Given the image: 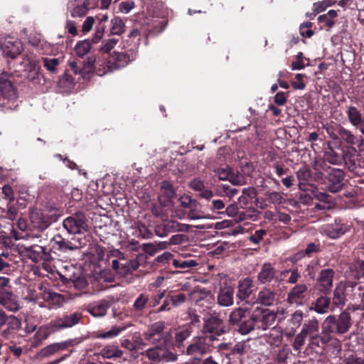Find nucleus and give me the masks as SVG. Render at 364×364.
I'll return each mask as SVG.
<instances>
[{"instance_id": "nucleus-52", "label": "nucleus", "mask_w": 364, "mask_h": 364, "mask_svg": "<svg viewBox=\"0 0 364 364\" xmlns=\"http://www.w3.org/2000/svg\"><path fill=\"white\" fill-rule=\"evenodd\" d=\"M75 52L79 57H84L91 49V43L88 40L78 42L75 46Z\"/></svg>"}, {"instance_id": "nucleus-24", "label": "nucleus", "mask_w": 364, "mask_h": 364, "mask_svg": "<svg viewBox=\"0 0 364 364\" xmlns=\"http://www.w3.org/2000/svg\"><path fill=\"white\" fill-rule=\"evenodd\" d=\"M275 275L276 270L274 267L271 263L266 262L262 264L260 271L257 274V279L260 284H265L270 283Z\"/></svg>"}, {"instance_id": "nucleus-43", "label": "nucleus", "mask_w": 364, "mask_h": 364, "mask_svg": "<svg viewBox=\"0 0 364 364\" xmlns=\"http://www.w3.org/2000/svg\"><path fill=\"white\" fill-rule=\"evenodd\" d=\"M339 323L338 326L342 328L344 333L348 332L352 326V321L350 312L344 310L339 316L336 318Z\"/></svg>"}, {"instance_id": "nucleus-34", "label": "nucleus", "mask_w": 364, "mask_h": 364, "mask_svg": "<svg viewBox=\"0 0 364 364\" xmlns=\"http://www.w3.org/2000/svg\"><path fill=\"white\" fill-rule=\"evenodd\" d=\"M319 329L318 320L316 318L313 317L305 321L301 331L309 338L315 334H317V333L319 332Z\"/></svg>"}, {"instance_id": "nucleus-13", "label": "nucleus", "mask_w": 364, "mask_h": 364, "mask_svg": "<svg viewBox=\"0 0 364 364\" xmlns=\"http://www.w3.org/2000/svg\"><path fill=\"white\" fill-rule=\"evenodd\" d=\"M323 157L328 162V164L334 166L341 165L343 161H345L346 164H349L348 168L350 170L354 169L355 163L353 160L348 158V153L343 152V155L341 156L335 151L329 143L328 144V148L323 151Z\"/></svg>"}, {"instance_id": "nucleus-64", "label": "nucleus", "mask_w": 364, "mask_h": 364, "mask_svg": "<svg viewBox=\"0 0 364 364\" xmlns=\"http://www.w3.org/2000/svg\"><path fill=\"white\" fill-rule=\"evenodd\" d=\"M345 364H364V357L356 353H351L344 359Z\"/></svg>"}, {"instance_id": "nucleus-44", "label": "nucleus", "mask_w": 364, "mask_h": 364, "mask_svg": "<svg viewBox=\"0 0 364 364\" xmlns=\"http://www.w3.org/2000/svg\"><path fill=\"white\" fill-rule=\"evenodd\" d=\"M149 301V296L140 294L134 302L132 310L136 314H141Z\"/></svg>"}, {"instance_id": "nucleus-60", "label": "nucleus", "mask_w": 364, "mask_h": 364, "mask_svg": "<svg viewBox=\"0 0 364 364\" xmlns=\"http://www.w3.org/2000/svg\"><path fill=\"white\" fill-rule=\"evenodd\" d=\"M265 196H267L269 200L274 205L282 204L285 200L283 194L280 192L268 191L265 193Z\"/></svg>"}, {"instance_id": "nucleus-19", "label": "nucleus", "mask_w": 364, "mask_h": 364, "mask_svg": "<svg viewBox=\"0 0 364 364\" xmlns=\"http://www.w3.org/2000/svg\"><path fill=\"white\" fill-rule=\"evenodd\" d=\"M277 301V293L269 287H262L258 292L256 303L264 306H273Z\"/></svg>"}, {"instance_id": "nucleus-7", "label": "nucleus", "mask_w": 364, "mask_h": 364, "mask_svg": "<svg viewBox=\"0 0 364 364\" xmlns=\"http://www.w3.org/2000/svg\"><path fill=\"white\" fill-rule=\"evenodd\" d=\"M6 325V328L1 332V336L5 338H10L15 332L21 328V321L14 315H7L0 308V326Z\"/></svg>"}, {"instance_id": "nucleus-55", "label": "nucleus", "mask_w": 364, "mask_h": 364, "mask_svg": "<svg viewBox=\"0 0 364 364\" xmlns=\"http://www.w3.org/2000/svg\"><path fill=\"white\" fill-rule=\"evenodd\" d=\"M161 188L162 191V196H165L168 200H171L175 198L176 192L173 186L168 181H163Z\"/></svg>"}, {"instance_id": "nucleus-11", "label": "nucleus", "mask_w": 364, "mask_h": 364, "mask_svg": "<svg viewBox=\"0 0 364 364\" xmlns=\"http://www.w3.org/2000/svg\"><path fill=\"white\" fill-rule=\"evenodd\" d=\"M225 333L223 321L217 316H210L204 321L202 334L207 336H212L215 341L216 337L221 336Z\"/></svg>"}, {"instance_id": "nucleus-33", "label": "nucleus", "mask_w": 364, "mask_h": 364, "mask_svg": "<svg viewBox=\"0 0 364 364\" xmlns=\"http://www.w3.org/2000/svg\"><path fill=\"white\" fill-rule=\"evenodd\" d=\"M328 294H321L313 304L312 309L319 314H324L328 312L331 304V299Z\"/></svg>"}, {"instance_id": "nucleus-46", "label": "nucleus", "mask_w": 364, "mask_h": 364, "mask_svg": "<svg viewBox=\"0 0 364 364\" xmlns=\"http://www.w3.org/2000/svg\"><path fill=\"white\" fill-rule=\"evenodd\" d=\"M40 69V66L36 63L30 62L26 75L28 80L33 83H37L38 82Z\"/></svg>"}, {"instance_id": "nucleus-14", "label": "nucleus", "mask_w": 364, "mask_h": 364, "mask_svg": "<svg viewBox=\"0 0 364 364\" xmlns=\"http://www.w3.org/2000/svg\"><path fill=\"white\" fill-rule=\"evenodd\" d=\"M82 318V314L74 312L66 314L52 321L50 325L53 331H59L63 328H71L77 325Z\"/></svg>"}, {"instance_id": "nucleus-17", "label": "nucleus", "mask_w": 364, "mask_h": 364, "mask_svg": "<svg viewBox=\"0 0 364 364\" xmlns=\"http://www.w3.org/2000/svg\"><path fill=\"white\" fill-rule=\"evenodd\" d=\"M30 218L33 228L39 231L45 230L54 221L53 216L38 212H33Z\"/></svg>"}, {"instance_id": "nucleus-50", "label": "nucleus", "mask_w": 364, "mask_h": 364, "mask_svg": "<svg viewBox=\"0 0 364 364\" xmlns=\"http://www.w3.org/2000/svg\"><path fill=\"white\" fill-rule=\"evenodd\" d=\"M346 303V296L343 290L336 287L333 291V304L338 308H342Z\"/></svg>"}, {"instance_id": "nucleus-54", "label": "nucleus", "mask_w": 364, "mask_h": 364, "mask_svg": "<svg viewBox=\"0 0 364 364\" xmlns=\"http://www.w3.org/2000/svg\"><path fill=\"white\" fill-rule=\"evenodd\" d=\"M173 265L176 268L190 269L198 265L195 259L185 260L183 259H175L173 260Z\"/></svg>"}, {"instance_id": "nucleus-37", "label": "nucleus", "mask_w": 364, "mask_h": 364, "mask_svg": "<svg viewBox=\"0 0 364 364\" xmlns=\"http://www.w3.org/2000/svg\"><path fill=\"white\" fill-rule=\"evenodd\" d=\"M24 251L33 262H38L41 255L47 254L46 247L37 245L24 247Z\"/></svg>"}, {"instance_id": "nucleus-47", "label": "nucleus", "mask_w": 364, "mask_h": 364, "mask_svg": "<svg viewBox=\"0 0 364 364\" xmlns=\"http://www.w3.org/2000/svg\"><path fill=\"white\" fill-rule=\"evenodd\" d=\"M64 278L68 282H72L74 287L78 289H82L87 285V282L84 277L81 275H77L75 273L70 275H68Z\"/></svg>"}, {"instance_id": "nucleus-9", "label": "nucleus", "mask_w": 364, "mask_h": 364, "mask_svg": "<svg viewBox=\"0 0 364 364\" xmlns=\"http://www.w3.org/2000/svg\"><path fill=\"white\" fill-rule=\"evenodd\" d=\"M337 133L341 141L347 144L353 151H356L353 147L354 145L357 146L360 151H364V138L363 136H357L352 131L341 125L338 126Z\"/></svg>"}, {"instance_id": "nucleus-1", "label": "nucleus", "mask_w": 364, "mask_h": 364, "mask_svg": "<svg viewBox=\"0 0 364 364\" xmlns=\"http://www.w3.org/2000/svg\"><path fill=\"white\" fill-rule=\"evenodd\" d=\"M214 337L202 334L195 336L191 343L187 346L186 351L183 350L182 353L191 356L203 355L214 350Z\"/></svg>"}, {"instance_id": "nucleus-41", "label": "nucleus", "mask_w": 364, "mask_h": 364, "mask_svg": "<svg viewBox=\"0 0 364 364\" xmlns=\"http://www.w3.org/2000/svg\"><path fill=\"white\" fill-rule=\"evenodd\" d=\"M257 329L255 320L252 318V314L247 319H243V321L238 326V332L242 335L249 334L250 332Z\"/></svg>"}, {"instance_id": "nucleus-56", "label": "nucleus", "mask_w": 364, "mask_h": 364, "mask_svg": "<svg viewBox=\"0 0 364 364\" xmlns=\"http://www.w3.org/2000/svg\"><path fill=\"white\" fill-rule=\"evenodd\" d=\"M124 329V328L114 326H112V328L110 330H109L106 332L98 333L97 335H96L95 337L97 338H102V339L112 338H114V337H116L117 336H118Z\"/></svg>"}, {"instance_id": "nucleus-20", "label": "nucleus", "mask_w": 364, "mask_h": 364, "mask_svg": "<svg viewBox=\"0 0 364 364\" xmlns=\"http://www.w3.org/2000/svg\"><path fill=\"white\" fill-rule=\"evenodd\" d=\"M331 340V336H328L321 330V333L318 332L317 334L309 338L308 346L314 351L323 350L330 343Z\"/></svg>"}, {"instance_id": "nucleus-63", "label": "nucleus", "mask_w": 364, "mask_h": 364, "mask_svg": "<svg viewBox=\"0 0 364 364\" xmlns=\"http://www.w3.org/2000/svg\"><path fill=\"white\" fill-rule=\"evenodd\" d=\"M117 43L118 39L114 38L104 40L100 46V51L108 53L115 47Z\"/></svg>"}, {"instance_id": "nucleus-31", "label": "nucleus", "mask_w": 364, "mask_h": 364, "mask_svg": "<svg viewBox=\"0 0 364 364\" xmlns=\"http://www.w3.org/2000/svg\"><path fill=\"white\" fill-rule=\"evenodd\" d=\"M0 304L12 312H16L20 309L16 297L11 292H6L1 296Z\"/></svg>"}, {"instance_id": "nucleus-48", "label": "nucleus", "mask_w": 364, "mask_h": 364, "mask_svg": "<svg viewBox=\"0 0 364 364\" xmlns=\"http://www.w3.org/2000/svg\"><path fill=\"white\" fill-rule=\"evenodd\" d=\"M112 26L110 33L112 35H121L125 31V24L119 17H114L111 20Z\"/></svg>"}, {"instance_id": "nucleus-10", "label": "nucleus", "mask_w": 364, "mask_h": 364, "mask_svg": "<svg viewBox=\"0 0 364 364\" xmlns=\"http://www.w3.org/2000/svg\"><path fill=\"white\" fill-rule=\"evenodd\" d=\"M335 271L327 268L321 269L317 278V289L321 294H329L333 288Z\"/></svg>"}, {"instance_id": "nucleus-57", "label": "nucleus", "mask_w": 364, "mask_h": 364, "mask_svg": "<svg viewBox=\"0 0 364 364\" xmlns=\"http://www.w3.org/2000/svg\"><path fill=\"white\" fill-rule=\"evenodd\" d=\"M303 319V311L301 310H296L291 315L289 323L293 328H298L301 325Z\"/></svg>"}, {"instance_id": "nucleus-45", "label": "nucleus", "mask_w": 364, "mask_h": 364, "mask_svg": "<svg viewBox=\"0 0 364 364\" xmlns=\"http://www.w3.org/2000/svg\"><path fill=\"white\" fill-rule=\"evenodd\" d=\"M335 316L329 315L323 321L321 324V330L328 336L336 334L335 330Z\"/></svg>"}, {"instance_id": "nucleus-27", "label": "nucleus", "mask_w": 364, "mask_h": 364, "mask_svg": "<svg viewBox=\"0 0 364 364\" xmlns=\"http://www.w3.org/2000/svg\"><path fill=\"white\" fill-rule=\"evenodd\" d=\"M109 308V302L102 299L92 302L87 306V311L94 317L104 316Z\"/></svg>"}, {"instance_id": "nucleus-36", "label": "nucleus", "mask_w": 364, "mask_h": 364, "mask_svg": "<svg viewBox=\"0 0 364 364\" xmlns=\"http://www.w3.org/2000/svg\"><path fill=\"white\" fill-rule=\"evenodd\" d=\"M239 211L236 221L240 223L248 220H256L259 216V211L254 207L243 208Z\"/></svg>"}, {"instance_id": "nucleus-3", "label": "nucleus", "mask_w": 364, "mask_h": 364, "mask_svg": "<svg viewBox=\"0 0 364 364\" xmlns=\"http://www.w3.org/2000/svg\"><path fill=\"white\" fill-rule=\"evenodd\" d=\"M143 355L155 364L161 363L174 362L178 359V355L166 348L151 347L146 350Z\"/></svg>"}, {"instance_id": "nucleus-23", "label": "nucleus", "mask_w": 364, "mask_h": 364, "mask_svg": "<svg viewBox=\"0 0 364 364\" xmlns=\"http://www.w3.org/2000/svg\"><path fill=\"white\" fill-rule=\"evenodd\" d=\"M234 289L230 286L220 288L218 296V304L224 307L231 306L234 303Z\"/></svg>"}, {"instance_id": "nucleus-32", "label": "nucleus", "mask_w": 364, "mask_h": 364, "mask_svg": "<svg viewBox=\"0 0 364 364\" xmlns=\"http://www.w3.org/2000/svg\"><path fill=\"white\" fill-rule=\"evenodd\" d=\"M167 235L171 232H187L190 230L191 226L187 224L180 223L176 220H167L162 222Z\"/></svg>"}, {"instance_id": "nucleus-8", "label": "nucleus", "mask_w": 364, "mask_h": 364, "mask_svg": "<svg viewBox=\"0 0 364 364\" xmlns=\"http://www.w3.org/2000/svg\"><path fill=\"white\" fill-rule=\"evenodd\" d=\"M345 173L341 168H333L323 178L326 189L331 193L339 192L344 185Z\"/></svg>"}, {"instance_id": "nucleus-49", "label": "nucleus", "mask_w": 364, "mask_h": 364, "mask_svg": "<svg viewBox=\"0 0 364 364\" xmlns=\"http://www.w3.org/2000/svg\"><path fill=\"white\" fill-rule=\"evenodd\" d=\"M68 346L66 343H56L49 345L41 350V353L44 356H48L55 353L66 348Z\"/></svg>"}, {"instance_id": "nucleus-53", "label": "nucleus", "mask_w": 364, "mask_h": 364, "mask_svg": "<svg viewBox=\"0 0 364 364\" xmlns=\"http://www.w3.org/2000/svg\"><path fill=\"white\" fill-rule=\"evenodd\" d=\"M320 251L319 245H316L314 242L309 243L304 252H299L294 256V261L296 262L298 259L304 257V255H311L312 253L318 252Z\"/></svg>"}, {"instance_id": "nucleus-21", "label": "nucleus", "mask_w": 364, "mask_h": 364, "mask_svg": "<svg viewBox=\"0 0 364 364\" xmlns=\"http://www.w3.org/2000/svg\"><path fill=\"white\" fill-rule=\"evenodd\" d=\"M53 240L57 245V249L63 252L68 251H74L81 247L82 245L80 240H68L62 237L60 235H55Z\"/></svg>"}, {"instance_id": "nucleus-61", "label": "nucleus", "mask_w": 364, "mask_h": 364, "mask_svg": "<svg viewBox=\"0 0 364 364\" xmlns=\"http://www.w3.org/2000/svg\"><path fill=\"white\" fill-rule=\"evenodd\" d=\"M9 254L3 252L0 254V272L8 274L10 271L11 264L9 259Z\"/></svg>"}, {"instance_id": "nucleus-35", "label": "nucleus", "mask_w": 364, "mask_h": 364, "mask_svg": "<svg viewBox=\"0 0 364 364\" xmlns=\"http://www.w3.org/2000/svg\"><path fill=\"white\" fill-rule=\"evenodd\" d=\"M264 339L272 348L279 347L282 342V332L275 327H272L268 334L263 336Z\"/></svg>"}, {"instance_id": "nucleus-51", "label": "nucleus", "mask_w": 364, "mask_h": 364, "mask_svg": "<svg viewBox=\"0 0 364 364\" xmlns=\"http://www.w3.org/2000/svg\"><path fill=\"white\" fill-rule=\"evenodd\" d=\"M179 202L182 208H188L189 210L198 208L199 205L198 202L196 199H193L190 196L186 194L180 197Z\"/></svg>"}, {"instance_id": "nucleus-16", "label": "nucleus", "mask_w": 364, "mask_h": 364, "mask_svg": "<svg viewBox=\"0 0 364 364\" xmlns=\"http://www.w3.org/2000/svg\"><path fill=\"white\" fill-rule=\"evenodd\" d=\"M0 95L8 100H14L17 98V90L6 73H2L0 76Z\"/></svg>"}, {"instance_id": "nucleus-29", "label": "nucleus", "mask_w": 364, "mask_h": 364, "mask_svg": "<svg viewBox=\"0 0 364 364\" xmlns=\"http://www.w3.org/2000/svg\"><path fill=\"white\" fill-rule=\"evenodd\" d=\"M328 164V162L323 157L315 158L312 167L318 178H323L333 168Z\"/></svg>"}, {"instance_id": "nucleus-2", "label": "nucleus", "mask_w": 364, "mask_h": 364, "mask_svg": "<svg viewBox=\"0 0 364 364\" xmlns=\"http://www.w3.org/2000/svg\"><path fill=\"white\" fill-rule=\"evenodd\" d=\"M257 329L265 331L272 328L277 320V314L275 311L268 309L257 307L252 313Z\"/></svg>"}, {"instance_id": "nucleus-26", "label": "nucleus", "mask_w": 364, "mask_h": 364, "mask_svg": "<svg viewBox=\"0 0 364 364\" xmlns=\"http://www.w3.org/2000/svg\"><path fill=\"white\" fill-rule=\"evenodd\" d=\"M89 1L87 0H70L68 8H72L70 14L73 17H82L87 11Z\"/></svg>"}, {"instance_id": "nucleus-59", "label": "nucleus", "mask_w": 364, "mask_h": 364, "mask_svg": "<svg viewBox=\"0 0 364 364\" xmlns=\"http://www.w3.org/2000/svg\"><path fill=\"white\" fill-rule=\"evenodd\" d=\"M352 269L355 272L354 277L357 279L364 278V260L357 259L352 264Z\"/></svg>"}, {"instance_id": "nucleus-25", "label": "nucleus", "mask_w": 364, "mask_h": 364, "mask_svg": "<svg viewBox=\"0 0 364 364\" xmlns=\"http://www.w3.org/2000/svg\"><path fill=\"white\" fill-rule=\"evenodd\" d=\"M253 281L249 278H245L240 281L237 285L236 296L240 301L247 299L253 291Z\"/></svg>"}, {"instance_id": "nucleus-28", "label": "nucleus", "mask_w": 364, "mask_h": 364, "mask_svg": "<svg viewBox=\"0 0 364 364\" xmlns=\"http://www.w3.org/2000/svg\"><path fill=\"white\" fill-rule=\"evenodd\" d=\"M257 191L252 187L250 186L245 188L242 190L241 196L237 198L238 205L240 208H249L252 203V200L257 196Z\"/></svg>"}, {"instance_id": "nucleus-30", "label": "nucleus", "mask_w": 364, "mask_h": 364, "mask_svg": "<svg viewBox=\"0 0 364 364\" xmlns=\"http://www.w3.org/2000/svg\"><path fill=\"white\" fill-rule=\"evenodd\" d=\"M249 313L247 308L238 307L234 309L228 316L229 324L238 326L243 319L246 318V316Z\"/></svg>"}, {"instance_id": "nucleus-5", "label": "nucleus", "mask_w": 364, "mask_h": 364, "mask_svg": "<svg viewBox=\"0 0 364 364\" xmlns=\"http://www.w3.org/2000/svg\"><path fill=\"white\" fill-rule=\"evenodd\" d=\"M131 61L130 56L125 52L114 51L109 58L107 62V70L99 69L97 75L102 76L107 73H112L117 70L126 67Z\"/></svg>"}, {"instance_id": "nucleus-18", "label": "nucleus", "mask_w": 364, "mask_h": 364, "mask_svg": "<svg viewBox=\"0 0 364 364\" xmlns=\"http://www.w3.org/2000/svg\"><path fill=\"white\" fill-rule=\"evenodd\" d=\"M188 187L203 198L209 200L213 196V192L210 188L206 186L204 181L200 178H194L188 183Z\"/></svg>"}, {"instance_id": "nucleus-40", "label": "nucleus", "mask_w": 364, "mask_h": 364, "mask_svg": "<svg viewBox=\"0 0 364 364\" xmlns=\"http://www.w3.org/2000/svg\"><path fill=\"white\" fill-rule=\"evenodd\" d=\"M349 123L353 127L358 122H360L364 117L361 111L353 105H349L346 111Z\"/></svg>"}, {"instance_id": "nucleus-62", "label": "nucleus", "mask_w": 364, "mask_h": 364, "mask_svg": "<svg viewBox=\"0 0 364 364\" xmlns=\"http://www.w3.org/2000/svg\"><path fill=\"white\" fill-rule=\"evenodd\" d=\"M307 336L301 331L294 338L292 343L294 350L300 351L305 344V341Z\"/></svg>"}, {"instance_id": "nucleus-58", "label": "nucleus", "mask_w": 364, "mask_h": 364, "mask_svg": "<svg viewBox=\"0 0 364 364\" xmlns=\"http://www.w3.org/2000/svg\"><path fill=\"white\" fill-rule=\"evenodd\" d=\"M112 267L118 274L122 276H124L129 273V268L127 266L126 262H121L117 259H113L112 262Z\"/></svg>"}, {"instance_id": "nucleus-38", "label": "nucleus", "mask_w": 364, "mask_h": 364, "mask_svg": "<svg viewBox=\"0 0 364 364\" xmlns=\"http://www.w3.org/2000/svg\"><path fill=\"white\" fill-rule=\"evenodd\" d=\"M165 323L164 321H157L152 323L144 333V336L146 340L156 338V336L164 332Z\"/></svg>"}, {"instance_id": "nucleus-12", "label": "nucleus", "mask_w": 364, "mask_h": 364, "mask_svg": "<svg viewBox=\"0 0 364 364\" xmlns=\"http://www.w3.org/2000/svg\"><path fill=\"white\" fill-rule=\"evenodd\" d=\"M350 225L335 220L333 223L323 225L320 228L321 234L331 239H337L350 230Z\"/></svg>"}, {"instance_id": "nucleus-4", "label": "nucleus", "mask_w": 364, "mask_h": 364, "mask_svg": "<svg viewBox=\"0 0 364 364\" xmlns=\"http://www.w3.org/2000/svg\"><path fill=\"white\" fill-rule=\"evenodd\" d=\"M0 49L4 57L15 59L23 50V43L18 38L8 36L0 41Z\"/></svg>"}, {"instance_id": "nucleus-15", "label": "nucleus", "mask_w": 364, "mask_h": 364, "mask_svg": "<svg viewBox=\"0 0 364 364\" xmlns=\"http://www.w3.org/2000/svg\"><path fill=\"white\" fill-rule=\"evenodd\" d=\"M308 287L305 284H296L288 293L287 301L290 305L302 306L307 294Z\"/></svg>"}, {"instance_id": "nucleus-22", "label": "nucleus", "mask_w": 364, "mask_h": 364, "mask_svg": "<svg viewBox=\"0 0 364 364\" xmlns=\"http://www.w3.org/2000/svg\"><path fill=\"white\" fill-rule=\"evenodd\" d=\"M193 328L191 326H180L174 330L173 345L181 349L184 346V341L191 336Z\"/></svg>"}, {"instance_id": "nucleus-42", "label": "nucleus", "mask_w": 364, "mask_h": 364, "mask_svg": "<svg viewBox=\"0 0 364 364\" xmlns=\"http://www.w3.org/2000/svg\"><path fill=\"white\" fill-rule=\"evenodd\" d=\"M171 340V333L168 331H164L156 338L149 339L148 341L152 344L155 345L156 347L166 348V346L170 343Z\"/></svg>"}, {"instance_id": "nucleus-39", "label": "nucleus", "mask_w": 364, "mask_h": 364, "mask_svg": "<svg viewBox=\"0 0 364 364\" xmlns=\"http://www.w3.org/2000/svg\"><path fill=\"white\" fill-rule=\"evenodd\" d=\"M100 355L105 358L114 359L121 358L123 355V351L117 346L108 345L101 349Z\"/></svg>"}, {"instance_id": "nucleus-6", "label": "nucleus", "mask_w": 364, "mask_h": 364, "mask_svg": "<svg viewBox=\"0 0 364 364\" xmlns=\"http://www.w3.org/2000/svg\"><path fill=\"white\" fill-rule=\"evenodd\" d=\"M63 225L70 234H80L88 229V220L82 213L77 212L65 218Z\"/></svg>"}]
</instances>
